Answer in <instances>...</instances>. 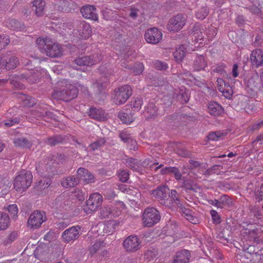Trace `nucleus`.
Masks as SVG:
<instances>
[{
  "label": "nucleus",
  "mask_w": 263,
  "mask_h": 263,
  "mask_svg": "<svg viewBox=\"0 0 263 263\" xmlns=\"http://www.w3.org/2000/svg\"><path fill=\"white\" fill-rule=\"evenodd\" d=\"M36 43L41 51L49 57L58 58L63 54V50L61 46L49 37H38L36 40Z\"/></svg>",
  "instance_id": "obj_1"
},
{
  "label": "nucleus",
  "mask_w": 263,
  "mask_h": 263,
  "mask_svg": "<svg viewBox=\"0 0 263 263\" xmlns=\"http://www.w3.org/2000/svg\"><path fill=\"white\" fill-rule=\"evenodd\" d=\"M59 85L64 88L61 90L54 91L52 93L53 99L68 102L77 97L78 94L77 87L68 83L66 80L59 81Z\"/></svg>",
  "instance_id": "obj_2"
},
{
  "label": "nucleus",
  "mask_w": 263,
  "mask_h": 263,
  "mask_svg": "<svg viewBox=\"0 0 263 263\" xmlns=\"http://www.w3.org/2000/svg\"><path fill=\"white\" fill-rule=\"evenodd\" d=\"M32 177V175L30 171H21L14 180V188L17 191H25L31 185Z\"/></svg>",
  "instance_id": "obj_3"
},
{
  "label": "nucleus",
  "mask_w": 263,
  "mask_h": 263,
  "mask_svg": "<svg viewBox=\"0 0 263 263\" xmlns=\"http://www.w3.org/2000/svg\"><path fill=\"white\" fill-rule=\"evenodd\" d=\"M132 95V89L128 85H124L116 88L112 95L114 104L120 105L124 104Z\"/></svg>",
  "instance_id": "obj_4"
},
{
  "label": "nucleus",
  "mask_w": 263,
  "mask_h": 263,
  "mask_svg": "<svg viewBox=\"0 0 263 263\" xmlns=\"http://www.w3.org/2000/svg\"><path fill=\"white\" fill-rule=\"evenodd\" d=\"M169 189L166 186H161L156 190L152 191L151 194L155 197L160 204L171 208L172 200L170 199Z\"/></svg>",
  "instance_id": "obj_5"
},
{
  "label": "nucleus",
  "mask_w": 263,
  "mask_h": 263,
  "mask_svg": "<svg viewBox=\"0 0 263 263\" xmlns=\"http://www.w3.org/2000/svg\"><path fill=\"white\" fill-rule=\"evenodd\" d=\"M160 217L159 211L155 208H146L143 215V223L146 227H152L159 221Z\"/></svg>",
  "instance_id": "obj_6"
},
{
  "label": "nucleus",
  "mask_w": 263,
  "mask_h": 263,
  "mask_svg": "<svg viewBox=\"0 0 263 263\" xmlns=\"http://www.w3.org/2000/svg\"><path fill=\"white\" fill-rule=\"evenodd\" d=\"M103 198L98 193L90 195L86 201V205L84 207V211L87 214L95 211L102 203Z\"/></svg>",
  "instance_id": "obj_7"
},
{
  "label": "nucleus",
  "mask_w": 263,
  "mask_h": 263,
  "mask_svg": "<svg viewBox=\"0 0 263 263\" xmlns=\"http://www.w3.org/2000/svg\"><path fill=\"white\" fill-rule=\"evenodd\" d=\"M141 241L136 235H129L123 242V247L127 252L133 253L141 248Z\"/></svg>",
  "instance_id": "obj_8"
},
{
  "label": "nucleus",
  "mask_w": 263,
  "mask_h": 263,
  "mask_svg": "<svg viewBox=\"0 0 263 263\" xmlns=\"http://www.w3.org/2000/svg\"><path fill=\"white\" fill-rule=\"evenodd\" d=\"M46 220L44 212L35 211L30 215L28 220V224L31 228L38 229Z\"/></svg>",
  "instance_id": "obj_9"
},
{
  "label": "nucleus",
  "mask_w": 263,
  "mask_h": 263,
  "mask_svg": "<svg viewBox=\"0 0 263 263\" xmlns=\"http://www.w3.org/2000/svg\"><path fill=\"white\" fill-rule=\"evenodd\" d=\"M245 85L247 91L250 94V96L251 97L255 96L259 88L257 72H256L249 77L246 80Z\"/></svg>",
  "instance_id": "obj_10"
},
{
  "label": "nucleus",
  "mask_w": 263,
  "mask_h": 263,
  "mask_svg": "<svg viewBox=\"0 0 263 263\" xmlns=\"http://www.w3.org/2000/svg\"><path fill=\"white\" fill-rule=\"evenodd\" d=\"M186 20V17L183 14H177L170 19L167 24V29L171 31H178L184 26Z\"/></svg>",
  "instance_id": "obj_11"
},
{
  "label": "nucleus",
  "mask_w": 263,
  "mask_h": 263,
  "mask_svg": "<svg viewBox=\"0 0 263 263\" xmlns=\"http://www.w3.org/2000/svg\"><path fill=\"white\" fill-rule=\"evenodd\" d=\"M15 79V80H11L10 83L13 84L14 86L16 88L22 89L24 88V85L20 84V82H18V81H24V80H26L29 83H36L39 81V77L37 73H31L29 75L21 74L16 77Z\"/></svg>",
  "instance_id": "obj_12"
},
{
  "label": "nucleus",
  "mask_w": 263,
  "mask_h": 263,
  "mask_svg": "<svg viewBox=\"0 0 263 263\" xmlns=\"http://www.w3.org/2000/svg\"><path fill=\"white\" fill-rule=\"evenodd\" d=\"M81 227L79 226L71 227L62 233L63 241L66 243L72 242L80 236Z\"/></svg>",
  "instance_id": "obj_13"
},
{
  "label": "nucleus",
  "mask_w": 263,
  "mask_h": 263,
  "mask_svg": "<svg viewBox=\"0 0 263 263\" xmlns=\"http://www.w3.org/2000/svg\"><path fill=\"white\" fill-rule=\"evenodd\" d=\"M18 63V59L12 55L11 53H7L0 58L1 67L8 70L16 68Z\"/></svg>",
  "instance_id": "obj_14"
},
{
  "label": "nucleus",
  "mask_w": 263,
  "mask_h": 263,
  "mask_svg": "<svg viewBox=\"0 0 263 263\" xmlns=\"http://www.w3.org/2000/svg\"><path fill=\"white\" fill-rule=\"evenodd\" d=\"M144 37L148 43L156 44L161 40L162 33L158 28H152L145 31Z\"/></svg>",
  "instance_id": "obj_15"
},
{
  "label": "nucleus",
  "mask_w": 263,
  "mask_h": 263,
  "mask_svg": "<svg viewBox=\"0 0 263 263\" xmlns=\"http://www.w3.org/2000/svg\"><path fill=\"white\" fill-rule=\"evenodd\" d=\"M100 59L98 55H86L82 57H78L74 59V62L78 66L91 67L100 61Z\"/></svg>",
  "instance_id": "obj_16"
},
{
  "label": "nucleus",
  "mask_w": 263,
  "mask_h": 263,
  "mask_svg": "<svg viewBox=\"0 0 263 263\" xmlns=\"http://www.w3.org/2000/svg\"><path fill=\"white\" fill-rule=\"evenodd\" d=\"M80 12L82 16L86 18L93 21L98 20V15L96 8L90 5L83 6L81 8Z\"/></svg>",
  "instance_id": "obj_17"
},
{
  "label": "nucleus",
  "mask_w": 263,
  "mask_h": 263,
  "mask_svg": "<svg viewBox=\"0 0 263 263\" xmlns=\"http://www.w3.org/2000/svg\"><path fill=\"white\" fill-rule=\"evenodd\" d=\"M250 60L255 68L263 66V50L259 48L253 50L250 54Z\"/></svg>",
  "instance_id": "obj_18"
},
{
  "label": "nucleus",
  "mask_w": 263,
  "mask_h": 263,
  "mask_svg": "<svg viewBox=\"0 0 263 263\" xmlns=\"http://www.w3.org/2000/svg\"><path fill=\"white\" fill-rule=\"evenodd\" d=\"M77 31L80 37L86 39L90 36L91 29L88 24L83 21L79 23Z\"/></svg>",
  "instance_id": "obj_19"
},
{
  "label": "nucleus",
  "mask_w": 263,
  "mask_h": 263,
  "mask_svg": "<svg viewBox=\"0 0 263 263\" xmlns=\"http://www.w3.org/2000/svg\"><path fill=\"white\" fill-rule=\"evenodd\" d=\"M190 257V252L187 250H183L176 253L172 263H187Z\"/></svg>",
  "instance_id": "obj_20"
},
{
  "label": "nucleus",
  "mask_w": 263,
  "mask_h": 263,
  "mask_svg": "<svg viewBox=\"0 0 263 263\" xmlns=\"http://www.w3.org/2000/svg\"><path fill=\"white\" fill-rule=\"evenodd\" d=\"M77 175L79 181L82 180L87 183L93 181L94 177L93 175L85 168H79L77 170Z\"/></svg>",
  "instance_id": "obj_21"
},
{
  "label": "nucleus",
  "mask_w": 263,
  "mask_h": 263,
  "mask_svg": "<svg viewBox=\"0 0 263 263\" xmlns=\"http://www.w3.org/2000/svg\"><path fill=\"white\" fill-rule=\"evenodd\" d=\"M208 110L209 114L213 116H219L224 111L223 107L216 102H209Z\"/></svg>",
  "instance_id": "obj_22"
},
{
  "label": "nucleus",
  "mask_w": 263,
  "mask_h": 263,
  "mask_svg": "<svg viewBox=\"0 0 263 263\" xmlns=\"http://www.w3.org/2000/svg\"><path fill=\"white\" fill-rule=\"evenodd\" d=\"M88 115L90 118L100 121H104L107 119L105 111L100 108L91 107Z\"/></svg>",
  "instance_id": "obj_23"
},
{
  "label": "nucleus",
  "mask_w": 263,
  "mask_h": 263,
  "mask_svg": "<svg viewBox=\"0 0 263 263\" xmlns=\"http://www.w3.org/2000/svg\"><path fill=\"white\" fill-rule=\"evenodd\" d=\"M79 183V178L74 175L64 177L61 180V185L66 188L74 187Z\"/></svg>",
  "instance_id": "obj_24"
},
{
  "label": "nucleus",
  "mask_w": 263,
  "mask_h": 263,
  "mask_svg": "<svg viewBox=\"0 0 263 263\" xmlns=\"http://www.w3.org/2000/svg\"><path fill=\"white\" fill-rule=\"evenodd\" d=\"M119 215L118 211L115 208H111L109 206H104L100 209V217L102 218H108L110 216L113 217L118 216Z\"/></svg>",
  "instance_id": "obj_25"
},
{
  "label": "nucleus",
  "mask_w": 263,
  "mask_h": 263,
  "mask_svg": "<svg viewBox=\"0 0 263 263\" xmlns=\"http://www.w3.org/2000/svg\"><path fill=\"white\" fill-rule=\"evenodd\" d=\"M72 3L66 0H59L55 4V8L61 12H69L71 9Z\"/></svg>",
  "instance_id": "obj_26"
},
{
  "label": "nucleus",
  "mask_w": 263,
  "mask_h": 263,
  "mask_svg": "<svg viewBox=\"0 0 263 263\" xmlns=\"http://www.w3.org/2000/svg\"><path fill=\"white\" fill-rule=\"evenodd\" d=\"M118 117L123 123L126 124H130L134 120L133 115L129 109L119 112Z\"/></svg>",
  "instance_id": "obj_27"
},
{
  "label": "nucleus",
  "mask_w": 263,
  "mask_h": 263,
  "mask_svg": "<svg viewBox=\"0 0 263 263\" xmlns=\"http://www.w3.org/2000/svg\"><path fill=\"white\" fill-rule=\"evenodd\" d=\"M45 5L46 3L44 0H35L33 2V10L37 16H40L43 14Z\"/></svg>",
  "instance_id": "obj_28"
},
{
  "label": "nucleus",
  "mask_w": 263,
  "mask_h": 263,
  "mask_svg": "<svg viewBox=\"0 0 263 263\" xmlns=\"http://www.w3.org/2000/svg\"><path fill=\"white\" fill-rule=\"evenodd\" d=\"M13 143L15 146L23 148H30L32 145V143L24 137L14 139Z\"/></svg>",
  "instance_id": "obj_29"
},
{
  "label": "nucleus",
  "mask_w": 263,
  "mask_h": 263,
  "mask_svg": "<svg viewBox=\"0 0 263 263\" xmlns=\"http://www.w3.org/2000/svg\"><path fill=\"white\" fill-rule=\"evenodd\" d=\"M36 169L37 172L44 177H48L53 174V171L52 170V167H51L50 164L48 162L45 166H43L42 164H39L38 166L36 167Z\"/></svg>",
  "instance_id": "obj_30"
},
{
  "label": "nucleus",
  "mask_w": 263,
  "mask_h": 263,
  "mask_svg": "<svg viewBox=\"0 0 263 263\" xmlns=\"http://www.w3.org/2000/svg\"><path fill=\"white\" fill-rule=\"evenodd\" d=\"M161 172L163 174H174L175 179L177 180H180L182 177L181 173L176 167H165L162 168Z\"/></svg>",
  "instance_id": "obj_31"
},
{
  "label": "nucleus",
  "mask_w": 263,
  "mask_h": 263,
  "mask_svg": "<svg viewBox=\"0 0 263 263\" xmlns=\"http://www.w3.org/2000/svg\"><path fill=\"white\" fill-rule=\"evenodd\" d=\"M206 66V63L205 61L204 57L202 55L197 56L195 59L193 63V68L194 70L196 71L203 70Z\"/></svg>",
  "instance_id": "obj_32"
},
{
  "label": "nucleus",
  "mask_w": 263,
  "mask_h": 263,
  "mask_svg": "<svg viewBox=\"0 0 263 263\" xmlns=\"http://www.w3.org/2000/svg\"><path fill=\"white\" fill-rule=\"evenodd\" d=\"M124 162L128 167L134 171H138L141 168V162L138 159L129 158Z\"/></svg>",
  "instance_id": "obj_33"
},
{
  "label": "nucleus",
  "mask_w": 263,
  "mask_h": 263,
  "mask_svg": "<svg viewBox=\"0 0 263 263\" xmlns=\"http://www.w3.org/2000/svg\"><path fill=\"white\" fill-rule=\"evenodd\" d=\"M52 180L49 177H44L36 183L35 188L37 190L41 191L48 188L51 184Z\"/></svg>",
  "instance_id": "obj_34"
},
{
  "label": "nucleus",
  "mask_w": 263,
  "mask_h": 263,
  "mask_svg": "<svg viewBox=\"0 0 263 263\" xmlns=\"http://www.w3.org/2000/svg\"><path fill=\"white\" fill-rule=\"evenodd\" d=\"M185 49L183 45H181L179 48H177L173 53V55L175 60L178 63L182 62L185 55Z\"/></svg>",
  "instance_id": "obj_35"
},
{
  "label": "nucleus",
  "mask_w": 263,
  "mask_h": 263,
  "mask_svg": "<svg viewBox=\"0 0 263 263\" xmlns=\"http://www.w3.org/2000/svg\"><path fill=\"white\" fill-rule=\"evenodd\" d=\"M181 187L184 189L186 192L189 191H195L197 188L196 184L194 183L192 180L183 178Z\"/></svg>",
  "instance_id": "obj_36"
},
{
  "label": "nucleus",
  "mask_w": 263,
  "mask_h": 263,
  "mask_svg": "<svg viewBox=\"0 0 263 263\" xmlns=\"http://www.w3.org/2000/svg\"><path fill=\"white\" fill-rule=\"evenodd\" d=\"M63 140V137L60 135H58L47 138L45 140V143L47 144L52 146L62 143Z\"/></svg>",
  "instance_id": "obj_37"
},
{
  "label": "nucleus",
  "mask_w": 263,
  "mask_h": 263,
  "mask_svg": "<svg viewBox=\"0 0 263 263\" xmlns=\"http://www.w3.org/2000/svg\"><path fill=\"white\" fill-rule=\"evenodd\" d=\"M176 98L182 104L186 103L189 100L188 93L183 89H180L176 93Z\"/></svg>",
  "instance_id": "obj_38"
},
{
  "label": "nucleus",
  "mask_w": 263,
  "mask_h": 263,
  "mask_svg": "<svg viewBox=\"0 0 263 263\" xmlns=\"http://www.w3.org/2000/svg\"><path fill=\"white\" fill-rule=\"evenodd\" d=\"M9 216L4 212H0V231L6 230L9 223Z\"/></svg>",
  "instance_id": "obj_39"
},
{
  "label": "nucleus",
  "mask_w": 263,
  "mask_h": 263,
  "mask_svg": "<svg viewBox=\"0 0 263 263\" xmlns=\"http://www.w3.org/2000/svg\"><path fill=\"white\" fill-rule=\"evenodd\" d=\"M18 97L23 101L24 105L28 107H32L35 104V99L29 96L20 93Z\"/></svg>",
  "instance_id": "obj_40"
},
{
  "label": "nucleus",
  "mask_w": 263,
  "mask_h": 263,
  "mask_svg": "<svg viewBox=\"0 0 263 263\" xmlns=\"http://www.w3.org/2000/svg\"><path fill=\"white\" fill-rule=\"evenodd\" d=\"M106 141L104 137L98 138L95 142L89 145L90 150L95 151L99 148L102 147Z\"/></svg>",
  "instance_id": "obj_41"
},
{
  "label": "nucleus",
  "mask_w": 263,
  "mask_h": 263,
  "mask_svg": "<svg viewBox=\"0 0 263 263\" xmlns=\"http://www.w3.org/2000/svg\"><path fill=\"white\" fill-rule=\"evenodd\" d=\"M125 67L126 68L132 69L134 74L136 76L141 74L144 70V66L141 63H136L133 67L128 66H125Z\"/></svg>",
  "instance_id": "obj_42"
},
{
  "label": "nucleus",
  "mask_w": 263,
  "mask_h": 263,
  "mask_svg": "<svg viewBox=\"0 0 263 263\" xmlns=\"http://www.w3.org/2000/svg\"><path fill=\"white\" fill-rule=\"evenodd\" d=\"M219 201L221 206V209L224 208L226 206H231L233 204V202L231 199L226 194L222 195L220 197Z\"/></svg>",
  "instance_id": "obj_43"
},
{
  "label": "nucleus",
  "mask_w": 263,
  "mask_h": 263,
  "mask_svg": "<svg viewBox=\"0 0 263 263\" xmlns=\"http://www.w3.org/2000/svg\"><path fill=\"white\" fill-rule=\"evenodd\" d=\"M170 199L172 200V201L174 202L178 206H181L182 204L180 202L179 194L176 190H172L171 194H170ZM173 203V202H172Z\"/></svg>",
  "instance_id": "obj_44"
},
{
  "label": "nucleus",
  "mask_w": 263,
  "mask_h": 263,
  "mask_svg": "<svg viewBox=\"0 0 263 263\" xmlns=\"http://www.w3.org/2000/svg\"><path fill=\"white\" fill-rule=\"evenodd\" d=\"M209 9L207 7H202L196 12V16L199 20H203L208 14Z\"/></svg>",
  "instance_id": "obj_45"
},
{
  "label": "nucleus",
  "mask_w": 263,
  "mask_h": 263,
  "mask_svg": "<svg viewBox=\"0 0 263 263\" xmlns=\"http://www.w3.org/2000/svg\"><path fill=\"white\" fill-rule=\"evenodd\" d=\"M119 189L122 192H126L128 196L130 195V193H135L136 197H139L140 196V193L137 190H131L126 188V186L124 184H121L119 185Z\"/></svg>",
  "instance_id": "obj_46"
},
{
  "label": "nucleus",
  "mask_w": 263,
  "mask_h": 263,
  "mask_svg": "<svg viewBox=\"0 0 263 263\" xmlns=\"http://www.w3.org/2000/svg\"><path fill=\"white\" fill-rule=\"evenodd\" d=\"M145 111L149 113L148 118H152L157 116L158 109L153 103H151L148 105Z\"/></svg>",
  "instance_id": "obj_47"
},
{
  "label": "nucleus",
  "mask_w": 263,
  "mask_h": 263,
  "mask_svg": "<svg viewBox=\"0 0 263 263\" xmlns=\"http://www.w3.org/2000/svg\"><path fill=\"white\" fill-rule=\"evenodd\" d=\"M93 87L97 88L98 93H101L106 88L107 83L100 80H97L93 84Z\"/></svg>",
  "instance_id": "obj_48"
},
{
  "label": "nucleus",
  "mask_w": 263,
  "mask_h": 263,
  "mask_svg": "<svg viewBox=\"0 0 263 263\" xmlns=\"http://www.w3.org/2000/svg\"><path fill=\"white\" fill-rule=\"evenodd\" d=\"M224 135L225 134L223 133L220 131H216L210 133L208 135L207 138L209 140L217 141L220 138Z\"/></svg>",
  "instance_id": "obj_49"
},
{
  "label": "nucleus",
  "mask_w": 263,
  "mask_h": 263,
  "mask_svg": "<svg viewBox=\"0 0 263 263\" xmlns=\"http://www.w3.org/2000/svg\"><path fill=\"white\" fill-rule=\"evenodd\" d=\"M143 103L142 100L140 98H136L131 102V106L134 111H139Z\"/></svg>",
  "instance_id": "obj_50"
},
{
  "label": "nucleus",
  "mask_w": 263,
  "mask_h": 263,
  "mask_svg": "<svg viewBox=\"0 0 263 263\" xmlns=\"http://www.w3.org/2000/svg\"><path fill=\"white\" fill-rule=\"evenodd\" d=\"M248 9L252 14L257 15L259 17L263 18V13L261 12L258 7L252 5L248 7Z\"/></svg>",
  "instance_id": "obj_51"
},
{
  "label": "nucleus",
  "mask_w": 263,
  "mask_h": 263,
  "mask_svg": "<svg viewBox=\"0 0 263 263\" xmlns=\"http://www.w3.org/2000/svg\"><path fill=\"white\" fill-rule=\"evenodd\" d=\"M103 246V242L101 241H98L96 242L90 248V253L92 255L95 254L97 251H98L101 247Z\"/></svg>",
  "instance_id": "obj_52"
},
{
  "label": "nucleus",
  "mask_w": 263,
  "mask_h": 263,
  "mask_svg": "<svg viewBox=\"0 0 263 263\" xmlns=\"http://www.w3.org/2000/svg\"><path fill=\"white\" fill-rule=\"evenodd\" d=\"M8 210L12 218L15 219L17 217L18 208L16 204H13L8 206Z\"/></svg>",
  "instance_id": "obj_53"
},
{
  "label": "nucleus",
  "mask_w": 263,
  "mask_h": 263,
  "mask_svg": "<svg viewBox=\"0 0 263 263\" xmlns=\"http://www.w3.org/2000/svg\"><path fill=\"white\" fill-rule=\"evenodd\" d=\"M177 119L176 115H171L166 117L163 120V123L168 126L173 125L175 120Z\"/></svg>",
  "instance_id": "obj_54"
},
{
  "label": "nucleus",
  "mask_w": 263,
  "mask_h": 263,
  "mask_svg": "<svg viewBox=\"0 0 263 263\" xmlns=\"http://www.w3.org/2000/svg\"><path fill=\"white\" fill-rule=\"evenodd\" d=\"M129 173L127 171L122 170L118 174L119 180L122 182H126L129 179Z\"/></svg>",
  "instance_id": "obj_55"
},
{
  "label": "nucleus",
  "mask_w": 263,
  "mask_h": 263,
  "mask_svg": "<svg viewBox=\"0 0 263 263\" xmlns=\"http://www.w3.org/2000/svg\"><path fill=\"white\" fill-rule=\"evenodd\" d=\"M154 67L159 70H164L168 68L167 64L164 62L160 61H156L154 64Z\"/></svg>",
  "instance_id": "obj_56"
},
{
  "label": "nucleus",
  "mask_w": 263,
  "mask_h": 263,
  "mask_svg": "<svg viewBox=\"0 0 263 263\" xmlns=\"http://www.w3.org/2000/svg\"><path fill=\"white\" fill-rule=\"evenodd\" d=\"M17 237V234L15 232H12L10 233L8 237L5 238V239L4 240L3 242L5 245H8L13 241H14V240Z\"/></svg>",
  "instance_id": "obj_57"
},
{
  "label": "nucleus",
  "mask_w": 263,
  "mask_h": 263,
  "mask_svg": "<svg viewBox=\"0 0 263 263\" xmlns=\"http://www.w3.org/2000/svg\"><path fill=\"white\" fill-rule=\"evenodd\" d=\"M44 111L40 108L37 109L32 110L30 112V116L33 118H42Z\"/></svg>",
  "instance_id": "obj_58"
},
{
  "label": "nucleus",
  "mask_w": 263,
  "mask_h": 263,
  "mask_svg": "<svg viewBox=\"0 0 263 263\" xmlns=\"http://www.w3.org/2000/svg\"><path fill=\"white\" fill-rule=\"evenodd\" d=\"M42 118L45 121L50 122L52 120H55V116L52 112L45 110Z\"/></svg>",
  "instance_id": "obj_59"
},
{
  "label": "nucleus",
  "mask_w": 263,
  "mask_h": 263,
  "mask_svg": "<svg viewBox=\"0 0 263 263\" xmlns=\"http://www.w3.org/2000/svg\"><path fill=\"white\" fill-rule=\"evenodd\" d=\"M10 42L9 39L7 36L4 34L0 35V48L3 49L5 48Z\"/></svg>",
  "instance_id": "obj_60"
},
{
  "label": "nucleus",
  "mask_w": 263,
  "mask_h": 263,
  "mask_svg": "<svg viewBox=\"0 0 263 263\" xmlns=\"http://www.w3.org/2000/svg\"><path fill=\"white\" fill-rule=\"evenodd\" d=\"M210 214L215 223L219 224L220 223V218L218 214V213L215 210H211L210 211Z\"/></svg>",
  "instance_id": "obj_61"
},
{
  "label": "nucleus",
  "mask_w": 263,
  "mask_h": 263,
  "mask_svg": "<svg viewBox=\"0 0 263 263\" xmlns=\"http://www.w3.org/2000/svg\"><path fill=\"white\" fill-rule=\"evenodd\" d=\"M128 147L131 150L137 151L138 149V145L136 141L133 138L130 139L126 143Z\"/></svg>",
  "instance_id": "obj_62"
},
{
  "label": "nucleus",
  "mask_w": 263,
  "mask_h": 263,
  "mask_svg": "<svg viewBox=\"0 0 263 263\" xmlns=\"http://www.w3.org/2000/svg\"><path fill=\"white\" fill-rule=\"evenodd\" d=\"M20 122V118L15 117L14 119L5 121L4 124L6 127H11Z\"/></svg>",
  "instance_id": "obj_63"
},
{
  "label": "nucleus",
  "mask_w": 263,
  "mask_h": 263,
  "mask_svg": "<svg viewBox=\"0 0 263 263\" xmlns=\"http://www.w3.org/2000/svg\"><path fill=\"white\" fill-rule=\"evenodd\" d=\"M263 126V120L255 122L251 127L252 130H258Z\"/></svg>",
  "instance_id": "obj_64"
}]
</instances>
